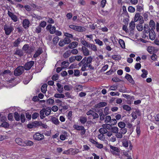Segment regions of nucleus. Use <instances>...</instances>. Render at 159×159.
I'll return each instance as SVG.
<instances>
[{"label":"nucleus","instance_id":"1","mask_svg":"<svg viewBox=\"0 0 159 159\" xmlns=\"http://www.w3.org/2000/svg\"><path fill=\"white\" fill-rule=\"evenodd\" d=\"M4 30L5 34L7 35H9L11 32L13 31L14 28L11 25H5L4 26Z\"/></svg>","mask_w":159,"mask_h":159},{"label":"nucleus","instance_id":"2","mask_svg":"<svg viewBox=\"0 0 159 159\" xmlns=\"http://www.w3.org/2000/svg\"><path fill=\"white\" fill-rule=\"evenodd\" d=\"M24 71L23 66H19L14 71V75L16 76H19L22 74Z\"/></svg>","mask_w":159,"mask_h":159},{"label":"nucleus","instance_id":"3","mask_svg":"<svg viewBox=\"0 0 159 159\" xmlns=\"http://www.w3.org/2000/svg\"><path fill=\"white\" fill-rule=\"evenodd\" d=\"M71 40L69 38H65L61 40L59 42V45L61 47H62L65 44H69L70 43Z\"/></svg>","mask_w":159,"mask_h":159},{"label":"nucleus","instance_id":"4","mask_svg":"<svg viewBox=\"0 0 159 159\" xmlns=\"http://www.w3.org/2000/svg\"><path fill=\"white\" fill-rule=\"evenodd\" d=\"M110 126L109 124H105L102 125V127L99 129V132L101 134H105L107 132V129Z\"/></svg>","mask_w":159,"mask_h":159},{"label":"nucleus","instance_id":"5","mask_svg":"<svg viewBox=\"0 0 159 159\" xmlns=\"http://www.w3.org/2000/svg\"><path fill=\"white\" fill-rule=\"evenodd\" d=\"M33 137L35 140L39 141L43 139L44 136L43 134L37 132L34 134Z\"/></svg>","mask_w":159,"mask_h":159},{"label":"nucleus","instance_id":"6","mask_svg":"<svg viewBox=\"0 0 159 159\" xmlns=\"http://www.w3.org/2000/svg\"><path fill=\"white\" fill-rule=\"evenodd\" d=\"M34 62L31 61L26 63L25 65L24 68L25 70H28L30 69L34 64Z\"/></svg>","mask_w":159,"mask_h":159},{"label":"nucleus","instance_id":"7","mask_svg":"<svg viewBox=\"0 0 159 159\" xmlns=\"http://www.w3.org/2000/svg\"><path fill=\"white\" fill-rule=\"evenodd\" d=\"M82 51L84 55L85 56H88L90 55V52L89 50L85 47H82Z\"/></svg>","mask_w":159,"mask_h":159},{"label":"nucleus","instance_id":"8","mask_svg":"<svg viewBox=\"0 0 159 159\" xmlns=\"http://www.w3.org/2000/svg\"><path fill=\"white\" fill-rule=\"evenodd\" d=\"M7 14L14 21L16 22L17 21L18 19L17 16L13 13L9 11H8Z\"/></svg>","mask_w":159,"mask_h":159},{"label":"nucleus","instance_id":"9","mask_svg":"<svg viewBox=\"0 0 159 159\" xmlns=\"http://www.w3.org/2000/svg\"><path fill=\"white\" fill-rule=\"evenodd\" d=\"M47 30H49V32L51 34L54 33L56 31V28L55 26H52L51 25H48L46 27Z\"/></svg>","mask_w":159,"mask_h":159},{"label":"nucleus","instance_id":"10","mask_svg":"<svg viewBox=\"0 0 159 159\" xmlns=\"http://www.w3.org/2000/svg\"><path fill=\"white\" fill-rule=\"evenodd\" d=\"M107 103L105 102H101L94 105V107L96 108H100L107 106Z\"/></svg>","mask_w":159,"mask_h":159},{"label":"nucleus","instance_id":"11","mask_svg":"<svg viewBox=\"0 0 159 159\" xmlns=\"http://www.w3.org/2000/svg\"><path fill=\"white\" fill-rule=\"evenodd\" d=\"M125 77L129 83L132 84H134V81L130 75L126 74Z\"/></svg>","mask_w":159,"mask_h":159},{"label":"nucleus","instance_id":"12","mask_svg":"<svg viewBox=\"0 0 159 159\" xmlns=\"http://www.w3.org/2000/svg\"><path fill=\"white\" fill-rule=\"evenodd\" d=\"M16 142L20 145L25 146V142H23L22 139L20 138H16Z\"/></svg>","mask_w":159,"mask_h":159},{"label":"nucleus","instance_id":"13","mask_svg":"<svg viewBox=\"0 0 159 159\" xmlns=\"http://www.w3.org/2000/svg\"><path fill=\"white\" fill-rule=\"evenodd\" d=\"M149 36L150 39L152 40H153L155 39V34L153 30H151L149 32Z\"/></svg>","mask_w":159,"mask_h":159},{"label":"nucleus","instance_id":"14","mask_svg":"<svg viewBox=\"0 0 159 159\" xmlns=\"http://www.w3.org/2000/svg\"><path fill=\"white\" fill-rule=\"evenodd\" d=\"M21 39L20 38H18L13 43V46L14 47H17L19 44L21 42Z\"/></svg>","mask_w":159,"mask_h":159},{"label":"nucleus","instance_id":"15","mask_svg":"<svg viewBox=\"0 0 159 159\" xmlns=\"http://www.w3.org/2000/svg\"><path fill=\"white\" fill-rule=\"evenodd\" d=\"M57 90L60 93H62L63 91V88L61 85L59 83H57Z\"/></svg>","mask_w":159,"mask_h":159},{"label":"nucleus","instance_id":"16","mask_svg":"<svg viewBox=\"0 0 159 159\" xmlns=\"http://www.w3.org/2000/svg\"><path fill=\"white\" fill-rule=\"evenodd\" d=\"M30 22L28 20L25 19L23 21V25L25 28H27L29 27Z\"/></svg>","mask_w":159,"mask_h":159},{"label":"nucleus","instance_id":"17","mask_svg":"<svg viewBox=\"0 0 159 159\" xmlns=\"http://www.w3.org/2000/svg\"><path fill=\"white\" fill-rule=\"evenodd\" d=\"M78 45V43L77 42H73L70 43L69 45V48H75Z\"/></svg>","mask_w":159,"mask_h":159},{"label":"nucleus","instance_id":"18","mask_svg":"<svg viewBox=\"0 0 159 159\" xmlns=\"http://www.w3.org/2000/svg\"><path fill=\"white\" fill-rule=\"evenodd\" d=\"M37 124V121H35L27 125V127L28 128L31 129L36 127Z\"/></svg>","mask_w":159,"mask_h":159},{"label":"nucleus","instance_id":"19","mask_svg":"<svg viewBox=\"0 0 159 159\" xmlns=\"http://www.w3.org/2000/svg\"><path fill=\"white\" fill-rule=\"evenodd\" d=\"M140 18H142V16L140 15V14L139 13H136L134 16V21L135 22H137Z\"/></svg>","mask_w":159,"mask_h":159},{"label":"nucleus","instance_id":"20","mask_svg":"<svg viewBox=\"0 0 159 159\" xmlns=\"http://www.w3.org/2000/svg\"><path fill=\"white\" fill-rule=\"evenodd\" d=\"M42 52V50L41 48H39L36 52L34 55V58H36L39 56Z\"/></svg>","mask_w":159,"mask_h":159},{"label":"nucleus","instance_id":"21","mask_svg":"<svg viewBox=\"0 0 159 159\" xmlns=\"http://www.w3.org/2000/svg\"><path fill=\"white\" fill-rule=\"evenodd\" d=\"M135 22L134 21H131L129 24V30L130 31L133 30L135 27Z\"/></svg>","mask_w":159,"mask_h":159},{"label":"nucleus","instance_id":"22","mask_svg":"<svg viewBox=\"0 0 159 159\" xmlns=\"http://www.w3.org/2000/svg\"><path fill=\"white\" fill-rule=\"evenodd\" d=\"M88 47L90 48L93 51L96 52L97 51V47L94 44L90 43Z\"/></svg>","mask_w":159,"mask_h":159},{"label":"nucleus","instance_id":"23","mask_svg":"<svg viewBox=\"0 0 159 159\" xmlns=\"http://www.w3.org/2000/svg\"><path fill=\"white\" fill-rule=\"evenodd\" d=\"M69 151H71V154L72 155L77 154L79 152V150L77 149H73L71 148L69 149Z\"/></svg>","mask_w":159,"mask_h":159},{"label":"nucleus","instance_id":"24","mask_svg":"<svg viewBox=\"0 0 159 159\" xmlns=\"http://www.w3.org/2000/svg\"><path fill=\"white\" fill-rule=\"evenodd\" d=\"M143 30L146 33H148L150 31V29L148 24H145L144 25Z\"/></svg>","mask_w":159,"mask_h":159},{"label":"nucleus","instance_id":"25","mask_svg":"<svg viewBox=\"0 0 159 159\" xmlns=\"http://www.w3.org/2000/svg\"><path fill=\"white\" fill-rule=\"evenodd\" d=\"M32 78V77L31 75H29L28 76L26 79H24L23 80V83L25 84H27L31 80Z\"/></svg>","mask_w":159,"mask_h":159},{"label":"nucleus","instance_id":"26","mask_svg":"<svg viewBox=\"0 0 159 159\" xmlns=\"http://www.w3.org/2000/svg\"><path fill=\"white\" fill-rule=\"evenodd\" d=\"M149 26L151 28V30H153L155 28V23L153 20H151L149 23Z\"/></svg>","mask_w":159,"mask_h":159},{"label":"nucleus","instance_id":"27","mask_svg":"<svg viewBox=\"0 0 159 159\" xmlns=\"http://www.w3.org/2000/svg\"><path fill=\"white\" fill-rule=\"evenodd\" d=\"M69 63L67 61H64L61 64V67L63 68H65L67 67L69 65Z\"/></svg>","mask_w":159,"mask_h":159},{"label":"nucleus","instance_id":"28","mask_svg":"<svg viewBox=\"0 0 159 159\" xmlns=\"http://www.w3.org/2000/svg\"><path fill=\"white\" fill-rule=\"evenodd\" d=\"M75 30L79 32H83L85 30V29L83 27L76 26Z\"/></svg>","mask_w":159,"mask_h":159},{"label":"nucleus","instance_id":"29","mask_svg":"<svg viewBox=\"0 0 159 159\" xmlns=\"http://www.w3.org/2000/svg\"><path fill=\"white\" fill-rule=\"evenodd\" d=\"M122 145L125 148L128 147L129 146L128 140L126 139H124L122 141Z\"/></svg>","mask_w":159,"mask_h":159},{"label":"nucleus","instance_id":"30","mask_svg":"<svg viewBox=\"0 0 159 159\" xmlns=\"http://www.w3.org/2000/svg\"><path fill=\"white\" fill-rule=\"evenodd\" d=\"M54 97L56 98H64L65 96L64 94L61 93H57L55 94Z\"/></svg>","mask_w":159,"mask_h":159},{"label":"nucleus","instance_id":"31","mask_svg":"<svg viewBox=\"0 0 159 159\" xmlns=\"http://www.w3.org/2000/svg\"><path fill=\"white\" fill-rule=\"evenodd\" d=\"M143 73L141 76L143 78H145L147 77V75L148 74V71L144 69H142V70Z\"/></svg>","mask_w":159,"mask_h":159},{"label":"nucleus","instance_id":"32","mask_svg":"<svg viewBox=\"0 0 159 159\" xmlns=\"http://www.w3.org/2000/svg\"><path fill=\"white\" fill-rule=\"evenodd\" d=\"M45 108L43 109L40 111V117L41 119H43L45 117L44 114H45Z\"/></svg>","mask_w":159,"mask_h":159},{"label":"nucleus","instance_id":"33","mask_svg":"<svg viewBox=\"0 0 159 159\" xmlns=\"http://www.w3.org/2000/svg\"><path fill=\"white\" fill-rule=\"evenodd\" d=\"M47 85L46 84H44L42 86L41 88V90L42 92L43 93H46L47 91Z\"/></svg>","mask_w":159,"mask_h":159},{"label":"nucleus","instance_id":"34","mask_svg":"<svg viewBox=\"0 0 159 159\" xmlns=\"http://www.w3.org/2000/svg\"><path fill=\"white\" fill-rule=\"evenodd\" d=\"M74 128L78 130H84V128L82 126H80L77 125H74Z\"/></svg>","mask_w":159,"mask_h":159},{"label":"nucleus","instance_id":"35","mask_svg":"<svg viewBox=\"0 0 159 159\" xmlns=\"http://www.w3.org/2000/svg\"><path fill=\"white\" fill-rule=\"evenodd\" d=\"M119 43L122 48H125V43L123 39H120L119 40Z\"/></svg>","mask_w":159,"mask_h":159},{"label":"nucleus","instance_id":"36","mask_svg":"<svg viewBox=\"0 0 159 159\" xmlns=\"http://www.w3.org/2000/svg\"><path fill=\"white\" fill-rule=\"evenodd\" d=\"M47 103L49 105H52L54 103V99L52 98H49L47 100Z\"/></svg>","mask_w":159,"mask_h":159},{"label":"nucleus","instance_id":"37","mask_svg":"<svg viewBox=\"0 0 159 159\" xmlns=\"http://www.w3.org/2000/svg\"><path fill=\"white\" fill-rule=\"evenodd\" d=\"M67 137V133L66 132H64L63 134H61L60 135V139L62 141L65 140Z\"/></svg>","mask_w":159,"mask_h":159},{"label":"nucleus","instance_id":"38","mask_svg":"<svg viewBox=\"0 0 159 159\" xmlns=\"http://www.w3.org/2000/svg\"><path fill=\"white\" fill-rule=\"evenodd\" d=\"M87 118L85 116H81L80 119V121L82 124H84L87 121Z\"/></svg>","mask_w":159,"mask_h":159},{"label":"nucleus","instance_id":"39","mask_svg":"<svg viewBox=\"0 0 159 159\" xmlns=\"http://www.w3.org/2000/svg\"><path fill=\"white\" fill-rule=\"evenodd\" d=\"M15 54L16 55H17L20 57H21L23 55V53L22 51L21 50L16 49Z\"/></svg>","mask_w":159,"mask_h":159},{"label":"nucleus","instance_id":"40","mask_svg":"<svg viewBox=\"0 0 159 159\" xmlns=\"http://www.w3.org/2000/svg\"><path fill=\"white\" fill-rule=\"evenodd\" d=\"M45 114L46 116H48L50 114L51 109L50 107H47L45 109Z\"/></svg>","mask_w":159,"mask_h":159},{"label":"nucleus","instance_id":"41","mask_svg":"<svg viewBox=\"0 0 159 159\" xmlns=\"http://www.w3.org/2000/svg\"><path fill=\"white\" fill-rule=\"evenodd\" d=\"M81 43L84 46H86L87 47H88L90 43L87 42L84 39H82L81 40Z\"/></svg>","mask_w":159,"mask_h":159},{"label":"nucleus","instance_id":"42","mask_svg":"<svg viewBox=\"0 0 159 159\" xmlns=\"http://www.w3.org/2000/svg\"><path fill=\"white\" fill-rule=\"evenodd\" d=\"M118 126L121 129L124 128L125 126V124L123 122H120L118 123Z\"/></svg>","mask_w":159,"mask_h":159},{"label":"nucleus","instance_id":"43","mask_svg":"<svg viewBox=\"0 0 159 159\" xmlns=\"http://www.w3.org/2000/svg\"><path fill=\"white\" fill-rule=\"evenodd\" d=\"M116 137L118 139H121L123 137V135L120 131L118 132L115 135Z\"/></svg>","mask_w":159,"mask_h":159},{"label":"nucleus","instance_id":"44","mask_svg":"<svg viewBox=\"0 0 159 159\" xmlns=\"http://www.w3.org/2000/svg\"><path fill=\"white\" fill-rule=\"evenodd\" d=\"M94 41L99 46H102L103 45V43L99 39H96L94 40Z\"/></svg>","mask_w":159,"mask_h":159},{"label":"nucleus","instance_id":"45","mask_svg":"<svg viewBox=\"0 0 159 159\" xmlns=\"http://www.w3.org/2000/svg\"><path fill=\"white\" fill-rule=\"evenodd\" d=\"M111 131L112 133L116 134L118 131V128L117 127L113 126L111 128Z\"/></svg>","mask_w":159,"mask_h":159},{"label":"nucleus","instance_id":"46","mask_svg":"<svg viewBox=\"0 0 159 159\" xmlns=\"http://www.w3.org/2000/svg\"><path fill=\"white\" fill-rule=\"evenodd\" d=\"M72 86L71 85H65L64 87V89L67 91H70L72 89Z\"/></svg>","mask_w":159,"mask_h":159},{"label":"nucleus","instance_id":"47","mask_svg":"<svg viewBox=\"0 0 159 159\" xmlns=\"http://www.w3.org/2000/svg\"><path fill=\"white\" fill-rule=\"evenodd\" d=\"M82 86L80 85H77L75 86V90L77 92L80 91L82 89Z\"/></svg>","mask_w":159,"mask_h":159},{"label":"nucleus","instance_id":"48","mask_svg":"<svg viewBox=\"0 0 159 159\" xmlns=\"http://www.w3.org/2000/svg\"><path fill=\"white\" fill-rule=\"evenodd\" d=\"M14 116L15 119L16 121H18L20 120V115L17 112H15L14 113Z\"/></svg>","mask_w":159,"mask_h":159},{"label":"nucleus","instance_id":"49","mask_svg":"<svg viewBox=\"0 0 159 159\" xmlns=\"http://www.w3.org/2000/svg\"><path fill=\"white\" fill-rule=\"evenodd\" d=\"M93 59V57L91 56L88 57L86 59V63L88 65L90 64L91 62Z\"/></svg>","mask_w":159,"mask_h":159},{"label":"nucleus","instance_id":"50","mask_svg":"<svg viewBox=\"0 0 159 159\" xmlns=\"http://www.w3.org/2000/svg\"><path fill=\"white\" fill-rule=\"evenodd\" d=\"M128 11L131 13H133L135 11V9L132 6H129L128 8Z\"/></svg>","mask_w":159,"mask_h":159},{"label":"nucleus","instance_id":"51","mask_svg":"<svg viewBox=\"0 0 159 159\" xmlns=\"http://www.w3.org/2000/svg\"><path fill=\"white\" fill-rule=\"evenodd\" d=\"M111 119V118L110 116H107L105 119V122L106 123H108L110 122Z\"/></svg>","mask_w":159,"mask_h":159},{"label":"nucleus","instance_id":"52","mask_svg":"<svg viewBox=\"0 0 159 159\" xmlns=\"http://www.w3.org/2000/svg\"><path fill=\"white\" fill-rule=\"evenodd\" d=\"M123 108L124 109L127 111H129L131 110V107L128 105H125L123 106Z\"/></svg>","mask_w":159,"mask_h":159},{"label":"nucleus","instance_id":"53","mask_svg":"<svg viewBox=\"0 0 159 159\" xmlns=\"http://www.w3.org/2000/svg\"><path fill=\"white\" fill-rule=\"evenodd\" d=\"M116 36L114 34H112L110 37V39L113 43H115V42H116Z\"/></svg>","mask_w":159,"mask_h":159},{"label":"nucleus","instance_id":"54","mask_svg":"<svg viewBox=\"0 0 159 159\" xmlns=\"http://www.w3.org/2000/svg\"><path fill=\"white\" fill-rule=\"evenodd\" d=\"M98 138L100 139L103 140L105 139V137L103 134H101L98 135Z\"/></svg>","mask_w":159,"mask_h":159},{"label":"nucleus","instance_id":"55","mask_svg":"<svg viewBox=\"0 0 159 159\" xmlns=\"http://www.w3.org/2000/svg\"><path fill=\"white\" fill-rule=\"evenodd\" d=\"M117 85H113L110 87L109 90H115L117 89Z\"/></svg>","mask_w":159,"mask_h":159},{"label":"nucleus","instance_id":"56","mask_svg":"<svg viewBox=\"0 0 159 159\" xmlns=\"http://www.w3.org/2000/svg\"><path fill=\"white\" fill-rule=\"evenodd\" d=\"M39 116V114L37 112L34 113L32 115V118L33 119H35L38 118Z\"/></svg>","mask_w":159,"mask_h":159},{"label":"nucleus","instance_id":"57","mask_svg":"<svg viewBox=\"0 0 159 159\" xmlns=\"http://www.w3.org/2000/svg\"><path fill=\"white\" fill-rule=\"evenodd\" d=\"M52 120L53 123L55 125H58L59 123V122L58 120L55 117L53 118L52 119Z\"/></svg>","mask_w":159,"mask_h":159},{"label":"nucleus","instance_id":"58","mask_svg":"<svg viewBox=\"0 0 159 159\" xmlns=\"http://www.w3.org/2000/svg\"><path fill=\"white\" fill-rule=\"evenodd\" d=\"M25 146H32L33 145V142L31 141H26L25 142Z\"/></svg>","mask_w":159,"mask_h":159},{"label":"nucleus","instance_id":"59","mask_svg":"<svg viewBox=\"0 0 159 159\" xmlns=\"http://www.w3.org/2000/svg\"><path fill=\"white\" fill-rule=\"evenodd\" d=\"M112 57L113 59L116 60H120L121 59V57L119 56L116 55H113L112 56Z\"/></svg>","mask_w":159,"mask_h":159},{"label":"nucleus","instance_id":"60","mask_svg":"<svg viewBox=\"0 0 159 159\" xmlns=\"http://www.w3.org/2000/svg\"><path fill=\"white\" fill-rule=\"evenodd\" d=\"M59 39V38L58 36H56L53 38L52 41L54 44H56L57 43Z\"/></svg>","mask_w":159,"mask_h":159},{"label":"nucleus","instance_id":"61","mask_svg":"<svg viewBox=\"0 0 159 159\" xmlns=\"http://www.w3.org/2000/svg\"><path fill=\"white\" fill-rule=\"evenodd\" d=\"M20 120L22 123H24L25 121V117L24 114H21L20 115Z\"/></svg>","mask_w":159,"mask_h":159},{"label":"nucleus","instance_id":"62","mask_svg":"<svg viewBox=\"0 0 159 159\" xmlns=\"http://www.w3.org/2000/svg\"><path fill=\"white\" fill-rule=\"evenodd\" d=\"M137 29L139 31H141L143 30V27L142 25L138 24L136 26Z\"/></svg>","mask_w":159,"mask_h":159},{"label":"nucleus","instance_id":"63","mask_svg":"<svg viewBox=\"0 0 159 159\" xmlns=\"http://www.w3.org/2000/svg\"><path fill=\"white\" fill-rule=\"evenodd\" d=\"M1 125L2 127L4 128H7L9 126V124L8 123L6 122H3L2 123Z\"/></svg>","mask_w":159,"mask_h":159},{"label":"nucleus","instance_id":"64","mask_svg":"<svg viewBox=\"0 0 159 159\" xmlns=\"http://www.w3.org/2000/svg\"><path fill=\"white\" fill-rule=\"evenodd\" d=\"M117 123L116 119H111L110 123L113 125H115Z\"/></svg>","mask_w":159,"mask_h":159}]
</instances>
